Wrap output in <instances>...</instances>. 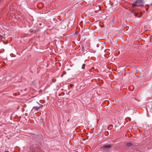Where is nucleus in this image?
Masks as SVG:
<instances>
[{
    "instance_id": "1",
    "label": "nucleus",
    "mask_w": 152,
    "mask_h": 152,
    "mask_svg": "<svg viewBox=\"0 0 152 152\" xmlns=\"http://www.w3.org/2000/svg\"><path fill=\"white\" fill-rule=\"evenodd\" d=\"M111 147V146L110 144H107L105 145L102 147V150L103 151H108L110 149Z\"/></svg>"
},
{
    "instance_id": "2",
    "label": "nucleus",
    "mask_w": 152,
    "mask_h": 152,
    "mask_svg": "<svg viewBox=\"0 0 152 152\" xmlns=\"http://www.w3.org/2000/svg\"><path fill=\"white\" fill-rule=\"evenodd\" d=\"M142 4H141L135 1V2L132 5V7H138V6H143Z\"/></svg>"
},
{
    "instance_id": "3",
    "label": "nucleus",
    "mask_w": 152,
    "mask_h": 152,
    "mask_svg": "<svg viewBox=\"0 0 152 152\" xmlns=\"http://www.w3.org/2000/svg\"><path fill=\"white\" fill-rule=\"evenodd\" d=\"M136 1L139 3L141 4H144V1L143 0H138Z\"/></svg>"
},
{
    "instance_id": "4",
    "label": "nucleus",
    "mask_w": 152,
    "mask_h": 152,
    "mask_svg": "<svg viewBox=\"0 0 152 152\" xmlns=\"http://www.w3.org/2000/svg\"><path fill=\"white\" fill-rule=\"evenodd\" d=\"M41 107L40 106L39 107H37V106H35L32 109H34L35 110H38Z\"/></svg>"
},
{
    "instance_id": "5",
    "label": "nucleus",
    "mask_w": 152,
    "mask_h": 152,
    "mask_svg": "<svg viewBox=\"0 0 152 152\" xmlns=\"http://www.w3.org/2000/svg\"><path fill=\"white\" fill-rule=\"evenodd\" d=\"M132 144L131 142L128 143L126 144V146L128 147H129L132 145Z\"/></svg>"
},
{
    "instance_id": "6",
    "label": "nucleus",
    "mask_w": 152,
    "mask_h": 152,
    "mask_svg": "<svg viewBox=\"0 0 152 152\" xmlns=\"http://www.w3.org/2000/svg\"><path fill=\"white\" fill-rule=\"evenodd\" d=\"M134 15L136 17L140 18V16L137 13H134Z\"/></svg>"
},
{
    "instance_id": "7",
    "label": "nucleus",
    "mask_w": 152,
    "mask_h": 152,
    "mask_svg": "<svg viewBox=\"0 0 152 152\" xmlns=\"http://www.w3.org/2000/svg\"><path fill=\"white\" fill-rule=\"evenodd\" d=\"M63 104V103L62 102H60L59 103V104H58V105L60 108H61L62 107V104Z\"/></svg>"
},
{
    "instance_id": "8",
    "label": "nucleus",
    "mask_w": 152,
    "mask_h": 152,
    "mask_svg": "<svg viewBox=\"0 0 152 152\" xmlns=\"http://www.w3.org/2000/svg\"><path fill=\"white\" fill-rule=\"evenodd\" d=\"M85 64H83L82 66V68L83 69H85Z\"/></svg>"
},
{
    "instance_id": "9",
    "label": "nucleus",
    "mask_w": 152,
    "mask_h": 152,
    "mask_svg": "<svg viewBox=\"0 0 152 152\" xmlns=\"http://www.w3.org/2000/svg\"><path fill=\"white\" fill-rule=\"evenodd\" d=\"M84 50V49L83 47H82V49H81V51H83Z\"/></svg>"
},
{
    "instance_id": "10",
    "label": "nucleus",
    "mask_w": 152,
    "mask_h": 152,
    "mask_svg": "<svg viewBox=\"0 0 152 152\" xmlns=\"http://www.w3.org/2000/svg\"><path fill=\"white\" fill-rule=\"evenodd\" d=\"M5 152H9V151H5Z\"/></svg>"
}]
</instances>
